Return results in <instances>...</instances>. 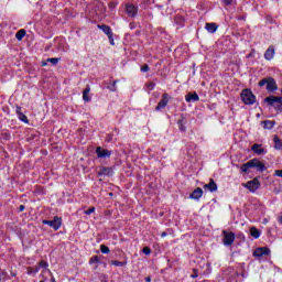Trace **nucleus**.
Instances as JSON below:
<instances>
[{
    "mask_svg": "<svg viewBox=\"0 0 282 282\" xmlns=\"http://www.w3.org/2000/svg\"><path fill=\"white\" fill-rule=\"evenodd\" d=\"M47 262H45L44 260H42V261H40V263H39V267L40 268H47Z\"/></svg>",
    "mask_w": 282,
    "mask_h": 282,
    "instance_id": "35",
    "label": "nucleus"
},
{
    "mask_svg": "<svg viewBox=\"0 0 282 282\" xmlns=\"http://www.w3.org/2000/svg\"><path fill=\"white\" fill-rule=\"evenodd\" d=\"M58 61H61L58 57H52V58H47L46 63H52L53 65H57Z\"/></svg>",
    "mask_w": 282,
    "mask_h": 282,
    "instance_id": "29",
    "label": "nucleus"
},
{
    "mask_svg": "<svg viewBox=\"0 0 282 282\" xmlns=\"http://www.w3.org/2000/svg\"><path fill=\"white\" fill-rule=\"evenodd\" d=\"M274 175L282 177V170H275Z\"/></svg>",
    "mask_w": 282,
    "mask_h": 282,
    "instance_id": "36",
    "label": "nucleus"
},
{
    "mask_svg": "<svg viewBox=\"0 0 282 282\" xmlns=\"http://www.w3.org/2000/svg\"><path fill=\"white\" fill-rule=\"evenodd\" d=\"M98 261H99L98 256H94L93 258H90L89 263L90 264L98 263Z\"/></svg>",
    "mask_w": 282,
    "mask_h": 282,
    "instance_id": "32",
    "label": "nucleus"
},
{
    "mask_svg": "<svg viewBox=\"0 0 282 282\" xmlns=\"http://www.w3.org/2000/svg\"><path fill=\"white\" fill-rule=\"evenodd\" d=\"M169 105V94H163L162 99L159 101L158 106L155 107L156 111H160V109H164Z\"/></svg>",
    "mask_w": 282,
    "mask_h": 282,
    "instance_id": "9",
    "label": "nucleus"
},
{
    "mask_svg": "<svg viewBox=\"0 0 282 282\" xmlns=\"http://www.w3.org/2000/svg\"><path fill=\"white\" fill-rule=\"evenodd\" d=\"M100 250H101L102 254H109V252H110L109 247H107L105 245L100 246Z\"/></svg>",
    "mask_w": 282,
    "mask_h": 282,
    "instance_id": "30",
    "label": "nucleus"
},
{
    "mask_svg": "<svg viewBox=\"0 0 282 282\" xmlns=\"http://www.w3.org/2000/svg\"><path fill=\"white\" fill-rule=\"evenodd\" d=\"M273 142H274V149H276V151H282V141L281 139H279L278 135L273 137Z\"/></svg>",
    "mask_w": 282,
    "mask_h": 282,
    "instance_id": "21",
    "label": "nucleus"
},
{
    "mask_svg": "<svg viewBox=\"0 0 282 282\" xmlns=\"http://www.w3.org/2000/svg\"><path fill=\"white\" fill-rule=\"evenodd\" d=\"M270 107H273L275 111H282V97L269 96L264 99Z\"/></svg>",
    "mask_w": 282,
    "mask_h": 282,
    "instance_id": "3",
    "label": "nucleus"
},
{
    "mask_svg": "<svg viewBox=\"0 0 282 282\" xmlns=\"http://www.w3.org/2000/svg\"><path fill=\"white\" fill-rule=\"evenodd\" d=\"M91 213H96V207H90L87 210H85V215H91Z\"/></svg>",
    "mask_w": 282,
    "mask_h": 282,
    "instance_id": "31",
    "label": "nucleus"
},
{
    "mask_svg": "<svg viewBox=\"0 0 282 282\" xmlns=\"http://www.w3.org/2000/svg\"><path fill=\"white\" fill-rule=\"evenodd\" d=\"M116 80L113 82V84H112V87H110V91H116Z\"/></svg>",
    "mask_w": 282,
    "mask_h": 282,
    "instance_id": "40",
    "label": "nucleus"
},
{
    "mask_svg": "<svg viewBox=\"0 0 282 282\" xmlns=\"http://www.w3.org/2000/svg\"><path fill=\"white\" fill-rule=\"evenodd\" d=\"M243 186L251 193H254V191H258L259 186H261V183L259 182V177H256L252 181L247 182Z\"/></svg>",
    "mask_w": 282,
    "mask_h": 282,
    "instance_id": "6",
    "label": "nucleus"
},
{
    "mask_svg": "<svg viewBox=\"0 0 282 282\" xmlns=\"http://www.w3.org/2000/svg\"><path fill=\"white\" fill-rule=\"evenodd\" d=\"M98 175H111V167H100Z\"/></svg>",
    "mask_w": 282,
    "mask_h": 282,
    "instance_id": "24",
    "label": "nucleus"
},
{
    "mask_svg": "<svg viewBox=\"0 0 282 282\" xmlns=\"http://www.w3.org/2000/svg\"><path fill=\"white\" fill-rule=\"evenodd\" d=\"M248 169H257V171L262 173V171H265V164L261 163L259 159H252L241 166V172L248 173Z\"/></svg>",
    "mask_w": 282,
    "mask_h": 282,
    "instance_id": "1",
    "label": "nucleus"
},
{
    "mask_svg": "<svg viewBox=\"0 0 282 282\" xmlns=\"http://www.w3.org/2000/svg\"><path fill=\"white\" fill-rule=\"evenodd\" d=\"M251 151H253V153H256L257 155H263V153L265 152V150L261 148V144L258 143L251 147Z\"/></svg>",
    "mask_w": 282,
    "mask_h": 282,
    "instance_id": "18",
    "label": "nucleus"
},
{
    "mask_svg": "<svg viewBox=\"0 0 282 282\" xmlns=\"http://www.w3.org/2000/svg\"><path fill=\"white\" fill-rule=\"evenodd\" d=\"M126 12L128 14V17H135L138 14V7L133 6V4H128L126 6Z\"/></svg>",
    "mask_w": 282,
    "mask_h": 282,
    "instance_id": "12",
    "label": "nucleus"
},
{
    "mask_svg": "<svg viewBox=\"0 0 282 282\" xmlns=\"http://www.w3.org/2000/svg\"><path fill=\"white\" fill-rule=\"evenodd\" d=\"M241 100L246 105H254L257 97L252 94L251 89H243L241 93Z\"/></svg>",
    "mask_w": 282,
    "mask_h": 282,
    "instance_id": "4",
    "label": "nucleus"
},
{
    "mask_svg": "<svg viewBox=\"0 0 282 282\" xmlns=\"http://www.w3.org/2000/svg\"><path fill=\"white\" fill-rule=\"evenodd\" d=\"M0 281H1V273H0Z\"/></svg>",
    "mask_w": 282,
    "mask_h": 282,
    "instance_id": "47",
    "label": "nucleus"
},
{
    "mask_svg": "<svg viewBox=\"0 0 282 282\" xmlns=\"http://www.w3.org/2000/svg\"><path fill=\"white\" fill-rule=\"evenodd\" d=\"M148 89H150V91H152V89H155V83L150 82V83L148 84Z\"/></svg>",
    "mask_w": 282,
    "mask_h": 282,
    "instance_id": "34",
    "label": "nucleus"
},
{
    "mask_svg": "<svg viewBox=\"0 0 282 282\" xmlns=\"http://www.w3.org/2000/svg\"><path fill=\"white\" fill-rule=\"evenodd\" d=\"M40 268L39 267H29L28 268V274H36L39 272Z\"/></svg>",
    "mask_w": 282,
    "mask_h": 282,
    "instance_id": "28",
    "label": "nucleus"
},
{
    "mask_svg": "<svg viewBox=\"0 0 282 282\" xmlns=\"http://www.w3.org/2000/svg\"><path fill=\"white\" fill-rule=\"evenodd\" d=\"M150 281H151L150 276L145 278V282H150Z\"/></svg>",
    "mask_w": 282,
    "mask_h": 282,
    "instance_id": "44",
    "label": "nucleus"
},
{
    "mask_svg": "<svg viewBox=\"0 0 282 282\" xmlns=\"http://www.w3.org/2000/svg\"><path fill=\"white\" fill-rule=\"evenodd\" d=\"M204 195V189L202 187H197L194 189V192L191 194V199H199Z\"/></svg>",
    "mask_w": 282,
    "mask_h": 282,
    "instance_id": "17",
    "label": "nucleus"
},
{
    "mask_svg": "<svg viewBox=\"0 0 282 282\" xmlns=\"http://www.w3.org/2000/svg\"><path fill=\"white\" fill-rule=\"evenodd\" d=\"M19 210L20 213H23V210H25V205H20Z\"/></svg>",
    "mask_w": 282,
    "mask_h": 282,
    "instance_id": "41",
    "label": "nucleus"
},
{
    "mask_svg": "<svg viewBox=\"0 0 282 282\" xmlns=\"http://www.w3.org/2000/svg\"><path fill=\"white\" fill-rule=\"evenodd\" d=\"M40 282H45V280H42V281H40Z\"/></svg>",
    "mask_w": 282,
    "mask_h": 282,
    "instance_id": "46",
    "label": "nucleus"
},
{
    "mask_svg": "<svg viewBox=\"0 0 282 282\" xmlns=\"http://www.w3.org/2000/svg\"><path fill=\"white\" fill-rule=\"evenodd\" d=\"M205 30L209 32V34H215L217 32V24L216 23H206Z\"/></svg>",
    "mask_w": 282,
    "mask_h": 282,
    "instance_id": "19",
    "label": "nucleus"
},
{
    "mask_svg": "<svg viewBox=\"0 0 282 282\" xmlns=\"http://www.w3.org/2000/svg\"><path fill=\"white\" fill-rule=\"evenodd\" d=\"M45 274H50L51 282H56V279L54 278V275L52 274V271H50V269L42 270V278L44 279V281H47V278H45Z\"/></svg>",
    "mask_w": 282,
    "mask_h": 282,
    "instance_id": "22",
    "label": "nucleus"
},
{
    "mask_svg": "<svg viewBox=\"0 0 282 282\" xmlns=\"http://www.w3.org/2000/svg\"><path fill=\"white\" fill-rule=\"evenodd\" d=\"M223 243L224 246H232V243H235V232L224 230Z\"/></svg>",
    "mask_w": 282,
    "mask_h": 282,
    "instance_id": "5",
    "label": "nucleus"
},
{
    "mask_svg": "<svg viewBox=\"0 0 282 282\" xmlns=\"http://www.w3.org/2000/svg\"><path fill=\"white\" fill-rule=\"evenodd\" d=\"M250 235L254 239H259V237H261V231H259V229H257L256 227H251L250 228Z\"/></svg>",
    "mask_w": 282,
    "mask_h": 282,
    "instance_id": "23",
    "label": "nucleus"
},
{
    "mask_svg": "<svg viewBox=\"0 0 282 282\" xmlns=\"http://www.w3.org/2000/svg\"><path fill=\"white\" fill-rule=\"evenodd\" d=\"M142 252H143V254H151V248L144 247V248L142 249Z\"/></svg>",
    "mask_w": 282,
    "mask_h": 282,
    "instance_id": "33",
    "label": "nucleus"
},
{
    "mask_svg": "<svg viewBox=\"0 0 282 282\" xmlns=\"http://www.w3.org/2000/svg\"><path fill=\"white\" fill-rule=\"evenodd\" d=\"M42 224L54 228V230H58L61 228V218L55 217L53 220H43Z\"/></svg>",
    "mask_w": 282,
    "mask_h": 282,
    "instance_id": "7",
    "label": "nucleus"
},
{
    "mask_svg": "<svg viewBox=\"0 0 282 282\" xmlns=\"http://www.w3.org/2000/svg\"><path fill=\"white\" fill-rule=\"evenodd\" d=\"M204 191H209V193H215L217 191V183H215V180L210 178L209 183L204 185Z\"/></svg>",
    "mask_w": 282,
    "mask_h": 282,
    "instance_id": "11",
    "label": "nucleus"
},
{
    "mask_svg": "<svg viewBox=\"0 0 282 282\" xmlns=\"http://www.w3.org/2000/svg\"><path fill=\"white\" fill-rule=\"evenodd\" d=\"M15 113L18 115L19 120H21L22 122H25L26 124L28 122H30L28 117L23 112H21V106L15 107Z\"/></svg>",
    "mask_w": 282,
    "mask_h": 282,
    "instance_id": "15",
    "label": "nucleus"
},
{
    "mask_svg": "<svg viewBox=\"0 0 282 282\" xmlns=\"http://www.w3.org/2000/svg\"><path fill=\"white\" fill-rule=\"evenodd\" d=\"M89 91H91V88L87 86L83 93V100L85 102H89V100H91V97H89Z\"/></svg>",
    "mask_w": 282,
    "mask_h": 282,
    "instance_id": "20",
    "label": "nucleus"
},
{
    "mask_svg": "<svg viewBox=\"0 0 282 282\" xmlns=\"http://www.w3.org/2000/svg\"><path fill=\"white\" fill-rule=\"evenodd\" d=\"M223 3H225V6H231L232 0H223Z\"/></svg>",
    "mask_w": 282,
    "mask_h": 282,
    "instance_id": "38",
    "label": "nucleus"
},
{
    "mask_svg": "<svg viewBox=\"0 0 282 282\" xmlns=\"http://www.w3.org/2000/svg\"><path fill=\"white\" fill-rule=\"evenodd\" d=\"M96 154H97V158H101V159L111 158V151L105 150V149H102L100 147H98L96 149Z\"/></svg>",
    "mask_w": 282,
    "mask_h": 282,
    "instance_id": "10",
    "label": "nucleus"
},
{
    "mask_svg": "<svg viewBox=\"0 0 282 282\" xmlns=\"http://www.w3.org/2000/svg\"><path fill=\"white\" fill-rule=\"evenodd\" d=\"M198 274H197V269H194V273L192 274V279H197Z\"/></svg>",
    "mask_w": 282,
    "mask_h": 282,
    "instance_id": "39",
    "label": "nucleus"
},
{
    "mask_svg": "<svg viewBox=\"0 0 282 282\" xmlns=\"http://www.w3.org/2000/svg\"><path fill=\"white\" fill-rule=\"evenodd\" d=\"M262 124H263V129H272L274 127L275 122L274 121H263Z\"/></svg>",
    "mask_w": 282,
    "mask_h": 282,
    "instance_id": "26",
    "label": "nucleus"
},
{
    "mask_svg": "<svg viewBox=\"0 0 282 282\" xmlns=\"http://www.w3.org/2000/svg\"><path fill=\"white\" fill-rule=\"evenodd\" d=\"M23 36H25V30H20L17 32L15 34V39H18L19 41H23Z\"/></svg>",
    "mask_w": 282,
    "mask_h": 282,
    "instance_id": "27",
    "label": "nucleus"
},
{
    "mask_svg": "<svg viewBox=\"0 0 282 282\" xmlns=\"http://www.w3.org/2000/svg\"><path fill=\"white\" fill-rule=\"evenodd\" d=\"M110 43H111V45H113V39H112V40H110Z\"/></svg>",
    "mask_w": 282,
    "mask_h": 282,
    "instance_id": "45",
    "label": "nucleus"
},
{
    "mask_svg": "<svg viewBox=\"0 0 282 282\" xmlns=\"http://www.w3.org/2000/svg\"><path fill=\"white\" fill-rule=\"evenodd\" d=\"M111 265H116L117 268H124V265H127V261L120 262L118 260H112Z\"/></svg>",
    "mask_w": 282,
    "mask_h": 282,
    "instance_id": "25",
    "label": "nucleus"
},
{
    "mask_svg": "<svg viewBox=\"0 0 282 282\" xmlns=\"http://www.w3.org/2000/svg\"><path fill=\"white\" fill-rule=\"evenodd\" d=\"M161 237H166V232L163 231V232L161 234Z\"/></svg>",
    "mask_w": 282,
    "mask_h": 282,
    "instance_id": "43",
    "label": "nucleus"
},
{
    "mask_svg": "<svg viewBox=\"0 0 282 282\" xmlns=\"http://www.w3.org/2000/svg\"><path fill=\"white\" fill-rule=\"evenodd\" d=\"M270 254V249L268 247H261L253 251V257L261 259V257H268Z\"/></svg>",
    "mask_w": 282,
    "mask_h": 282,
    "instance_id": "8",
    "label": "nucleus"
},
{
    "mask_svg": "<svg viewBox=\"0 0 282 282\" xmlns=\"http://www.w3.org/2000/svg\"><path fill=\"white\" fill-rule=\"evenodd\" d=\"M267 85V91H276L279 89V86H276V80L272 77L263 78L259 82V87H265Z\"/></svg>",
    "mask_w": 282,
    "mask_h": 282,
    "instance_id": "2",
    "label": "nucleus"
},
{
    "mask_svg": "<svg viewBox=\"0 0 282 282\" xmlns=\"http://www.w3.org/2000/svg\"><path fill=\"white\" fill-rule=\"evenodd\" d=\"M141 72H149V66L147 64L141 66Z\"/></svg>",
    "mask_w": 282,
    "mask_h": 282,
    "instance_id": "37",
    "label": "nucleus"
},
{
    "mask_svg": "<svg viewBox=\"0 0 282 282\" xmlns=\"http://www.w3.org/2000/svg\"><path fill=\"white\" fill-rule=\"evenodd\" d=\"M274 46H269V48L264 53L265 61H272L274 58Z\"/></svg>",
    "mask_w": 282,
    "mask_h": 282,
    "instance_id": "16",
    "label": "nucleus"
},
{
    "mask_svg": "<svg viewBox=\"0 0 282 282\" xmlns=\"http://www.w3.org/2000/svg\"><path fill=\"white\" fill-rule=\"evenodd\" d=\"M185 100L186 102H197L199 101V95H197V93H188L185 96Z\"/></svg>",
    "mask_w": 282,
    "mask_h": 282,
    "instance_id": "13",
    "label": "nucleus"
},
{
    "mask_svg": "<svg viewBox=\"0 0 282 282\" xmlns=\"http://www.w3.org/2000/svg\"><path fill=\"white\" fill-rule=\"evenodd\" d=\"M45 65H47V61L46 62H42V67H45Z\"/></svg>",
    "mask_w": 282,
    "mask_h": 282,
    "instance_id": "42",
    "label": "nucleus"
},
{
    "mask_svg": "<svg viewBox=\"0 0 282 282\" xmlns=\"http://www.w3.org/2000/svg\"><path fill=\"white\" fill-rule=\"evenodd\" d=\"M99 30H102V32L107 34L109 41L113 39V33L111 32V28L109 25H99Z\"/></svg>",
    "mask_w": 282,
    "mask_h": 282,
    "instance_id": "14",
    "label": "nucleus"
}]
</instances>
